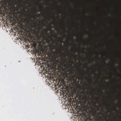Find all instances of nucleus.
I'll return each mask as SVG.
<instances>
[{
    "label": "nucleus",
    "mask_w": 121,
    "mask_h": 121,
    "mask_svg": "<svg viewBox=\"0 0 121 121\" xmlns=\"http://www.w3.org/2000/svg\"><path fill=\"white\" fill-rule=\"evenodd\" d=\"M41 14V13H40L39 14H38V15L39 16H40V15Z\"/></svg>",
    "instance_id": "nucleus-3"
},
{
    "label": "nucleus",
    "mask_w": 121,
    "mask_h": 121,
    "mask_svg": "<svg viewBox=\"0 0 121 121\" xmlns=\"http://www.w3.org/2000/svg\"><path fill=\"white\" fill-rule=\"evenodd\" d=\"M47 31H46V33H47Z\"/></svg>",
    "instance_id": "nucleus-14"
},
{
    "label": "nucleus",
    "mask_w": 121,
    "mask_h": 121,
    "mask_svg": "<svg viewBox=\"0 0 121 121\" xmlns=\"http://www.w3.org/2000/svg\"><path fill=\"white\" fill-rule=\"evenodd\" d=\"M73 54L74 56L75 55V53L74 52H73Z\"/></svg>",
    "instance_id": "nucleus-5"
},
{
    "label": "nucleus",
    "mask_w": 121,
    "mask_h": 121,
    "mask_svg": "<svg viewBox=\"0 0 121 121\" xmlns=\"http://www.w3.org/2000/svg\"><path fill=\"white\" fill-rule=\"evenodd\" d=\"M50 28H52V26H51L50 25Z\"/></svg>",
    "instance_id": "nucleus-7"
},
{
    "label": "nucleus",
    "mask_w": 121,
    "mask_h": 121,
    "mask_svg": "<svg viewBox=\"0 0 121 121\" xmlns=\"http://www.w3.org/2000/svg\"><path fill=\"white\" fill-rule=\"evenodd\" d=\"M95 71L94 72V73H95Z\"/></svg>",
    "instance_id": "nucleus-10"
},
{
    "label": "nucleus",
    "mask_w": 121,
    "mask_h": 121,
    "mask_svg": "<svg viewBox=\"0 0 121 121\" xmlns=\"http://www.w3.org/2000/svg\"><path fill=\"white\" fill-rule=\"evenodd\" d=\"M67 54H69V52H67Z\"/></svg>",
    "instance_id": "nucleus-8"
},
{
    "label": "nucleus",
    "mask_w": 121,
    "mask_h": 121,
    "mask_svg": "<svg viewBox=\"0 0 121 121\" xmlns=\"http://www.w3.org/2000/svg\"><path fill=\"white\" fill-rule=\"evenodd\" d=\"M104 63L105 64H106V63H105V62H104Z\"/></svg>",
    "instance_id": "nucleus-9"
},
{
    "label": "nucleus",
    "mask_w": 121,
    "mask_h": 121,
    "mask_svg": "<svg viewBox=\"0 0 121 121\" xmlns=\"http://www.w3.org/2000/svg\"><path fill=\"white\" fill-rule=\"evenodd\" d=\"M49 33H48V34Z\"/></svg>",
    "instance_id": "nucleus-15"
},
{
    "label": "nucleus",
    "mask_w": 121,
    "mask_h": 121,
    "mask_svg": "<svg viewBox=\"0 0 121 121\" xmlns=\"http://www.w3.org/2000/svg\"><path fill=\"white\" fill-rule=\"evenodd\" d=\"M52 17L54 19L55 18L54 17V16H53Z\"/></svg>",
    "instance_id": "nucleus-6"
},
{
    "label": "nucleus",
    "mask_w": 121,
    "mask_h": 121,
    "mask_svg": "<svg viewBox=\"0 0 121 121\" xmlns=\"http://www.w3.org/2000/svg\"><path fill=\"white\" fill-rule=\"evenodd\" d=\"M47 22L48 23V21H47Z\"/></svg>",
    "instance_id": "nucleus-11"
},
{
    "label": "nucleus",
    "mask_w": 121,
    "mask_h": 121,
    "mask_svg": "<svg viewBox=\"0 0 121 121\" xmlns=\"http://www.w3.org/2000/svg\"><path fill=\"white\" fill-rule=\"evenodd\" d=\"M100 92H101L103 94V93L102 92V90H100Z\"/></svg>",
    "instance_id": "nucleus-4"
},
{
    "label": "nucleus",
    "mask_w": 121,
    "mask_h": 121,
    "mask_svg": "<svg viewBox=\"0 0 121 121\" xmlns=\"http://www.w3.org/2000/svg\"><path fill=\"white\" fill-rule=\"evenodd\" d=\"M81 75L82 76V78H83V77L84 76V74L83 73H81Z\"/></svg>",
    "instance_id": "nucleus-1"
},
{
    "label": "nucleus",
    "mask_w": 121,
    "mask_h": 121,
    "mask_svg": "<svg viewBox=\"0 0 121 121\" xmlns=\"http://www.w3.org/2000/svg\"><path fill=\"white\" fill-rule=\"evenodd\" d=\"M120 113H121V111H120Z\"/></svg>",
    "instance_id": "nucleus-13"
},
{
    "label": "nucleus",
    "mask_w": 121,
    "mask_h": 121,
    "mask_svg": "<svg viewBox=\"0 0 121 121\" xmlns=\"http://www.w3.org/2000/svg\"><path fill=\"white\" fill-rule=\"evenodd\" d=\"M54 37L55 38H56L57 37V36H55V35H53Z\"/></svg>",
    "instance_id": "nucleus-2"
},
{
    "label": "nucleus",
    "mask_w": 121,
    "mask_h": 121,
    "mask_svg": "<svg viewBox=\"0 0 121 121\" xmlns=\"http://www.w3.org/2000/svg\"><path fill=\"white\" fill-rule=\"evenodd\" d=\"M64 29L65 30V28H64Z\"/></svg>",
    "instance_id": "nucleus-12"
}]
</instances>
